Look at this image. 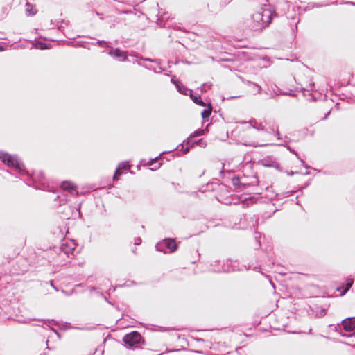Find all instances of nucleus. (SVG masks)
<instances>
[{
  "label": "nucleus",
  "instance_id": "obj_35",
  "mask_svg": "<svg viewBox=\"0 0 355 355\" xmlns=\"http://www.w3.org/2000/svg\"><path fill=\"white\" fill-rule=\"evenodd\" d=\"M347 3H350V4H352V5H355V3H354L352 2H347Z\"/></svg>",
  "mask_w": 355,
  "mask_h": 355
},
{
  "label": "nucleus",
  "instance_id": "obj_11",
  "mask_svg": "<svg viewBox=\"0 0 355 355\" xmlns=\"http://www.w3.org/2000/svg\"><path fill=\"white\" fill-rule=\"evenodd\" d=\"M249 125L257 130H263L266 122L264 123H258L255 119H252L249 122Z\"/></svg>",
  "mask_w": 355,
  "mask_h": 355
},
{
  "label": "nucleus",
  "instance_id": "obj_21",
  "mask_svg": "<svg viewBox=\"0 0 355 355\" xmlns=\"http://www.w3.org/2000/svg\"><path fill=\"white\" fill-rule=\"evenodd\" d=\"M190 97L195 103H198V101L200 98V96H193L192 94H190Z\"/></svg>",
  "mask_w": 355,
  "mask_h": 355
},
{
  "label": "nucleus",
  "instance_id": "obj_20",
  "mask_svg": "<svg viewBox=\"0 0 355 355\" xmlns=\"http://www.w3.org/2000/svg\"><path fill=\"white\" fill-rule=\"evenodd\" d=\"M97 43L102 47H108V44L105 41H98Z\"/></svg>",
  "mask_w": 355,
  "mask_h": 355
},
{
  "label": "nucleus",
  "instance_id": "obj_15",
  "mask_svg": "<svg viewBox=\"0 0 355 355\" xmlns=\"http://www.w3.org/2000/svg\"><path fill=\"white\" fill-rule=\"evenodd\" d=\"M211 113V106L209 104L208 107L207 109H205L202 112L201 115L203 119H207L210 116Z\"/></svg>",
  "mask_w": 355,
  "mask_h": 355
},
{
  "label": "nucleus",
  "instance_id": "obj_30",
  "mask_svg": "<svg viewBox=\"0 0 355 355\" xmlns=\"http://www.w3.org/2000/svg\"><path fill=\"white\" fill-rule=\"evenodd\" d=\"M51 322H53V324H54L55 325H59L58 322H57L54 321L53 320H51Z\"/></svg>",
  "mask_w": 355,
  "mask_h": 355
},
{
  "label": "nucleus",
  "instance_id": "obj_34",
  "mask_svg": "<svg viewBox=\"0 0 355 355\" xmlns=\"http://www.w3.org/2000/svg\"><path fill=\"white\" fill-rule=\"evenodd\" d=\"M188 151H189V148H187L185 149V153H187Z\"/></svg>",
  "mask_w": 355,
  "mask_h": 355
},
{
  "label": "nucleus",
  "instance_id": "obj_5",
  "mask_svg": "<svg viewBox=\"0 0 355 355\" xmlns=\"http://www.w3.org/2000/svg\"><path fill=\"white\" fill-rule=\"evenodd\" d=\"M163 247H166L167 249L170 250L171 252H172L177 249V244L174 239H166L156 245L157 250L159 251L164 250L162 248Z\"/></svg>",
  "mask_w": 355,
  "mask_h": 355
},
{
  "label": "nucleus",
  "instance_id": "obj_22",
  "mask_svg": "<svg viewBox=\"0 0 355 355\" xmlns=\"http://www.w3.org/2000/svg\"><path fill=\"white\" fill-rule=\"evenodd\" d=\"M197 145H200L202 147H205L207 144L202 141V139H199L196 143Z\"/></svg>",
  "mask_w": 355,
  "mask_h": 355
},
{
  "label": "nucleus",
  "instance_id": "obj_32",
  "mask_svg": "<svg viewBox=\"0 0 355 355\" xmlns=\"http://www.w3.org/2000/svg\"><path fill=\"white\" fill-rule=\"evenodd\" d=\"M153 162H154V160H151L150 162H149L148 165H152Z\"/></svg>",
  "mask_w": 355,
  "mask_h": 355
},
{
  "label": "nucleus",
  "instance_id": "obj_14",
  "mask_svg": "<svg viewBox=\"0 0 355 355\" xmlns=\"http://www.w3.org/2000/svg\"><path fill=\"white\" fill-rule=\"evenodd\" d=\"M263 165L267 167H272L275 168H278L279 165L277 162L275 160H268L264 159L263 160Z\"/></svg>",
  "mask_w": 355,
  "mask_h": 355
},
{
  "label": "nucleus",
  "instance_id": "obj_28",
  "mask_svg": "<svg viewBox=\"0 0 355 355\" xmlns=\"http://www.w3.org/2000/svg\"><path fill=\"white\" fill-rule=\"evenodd\" d=\"M314 86V83H312L311 85H310V90H313V87ZM307 90H309V89H308Z\"/></svg>",
  "mask_w": 355,
  "mask_h": 355
},
{
  "label": "nucleus",
  "instance_id": "obj_10",
  "mask_svg": "<svg viewBox=\"0 0 355 355\" xmlns=\"http://www.w3.org/2000/svg\"><path fill=\"white\" fill-rule=\"evenodd\" d=\"M130 168V165L128 162H123L119 164L118 168H116L115 173L114 175L113 179L114 180H119V177L121 175V170H128Z\"/></svg>",
  "mask_w": 355,
  "mask_h": 355
},
{
  "label": "nucleus",
  "instance_id": "obj_3",
  "mask_svg": "<svg viewBox=\"0 0 355 355\" xmlns=\"http://www.w3.org/2000/svg\"><path fill=\"white\" fill-rule=\"evenodd\" d=\"M141 336L137 331H132L123 337V342L127 348L134 349L138 347L141 340Z\"/></svg>",
  "mask_w": 355,
  "mask_h": 355
},
{
  "label": "nucleus",
  "instance_id": "obj_17",
  "mask_svg": "<svg viewBox=\"0 0 355 355\" xmlns=\"http://www.w3.org/2000/svg\"><path fill=\"white\" fill-rule=\"evenodd\" d=\"M175 85L176 86V88L178 89V92L183 94H187V88L181 87L180 84L179 82H175Z\"/></svg>",
  "mask_w": 355,
  "mask_h": 355
},
{
  "label": "nucleus",
  "instance_id": "obj_37",
  "mask_svg": "<svg viewBox=\"0 0 355 355\" xmlns=\"http://www.w3.org/2000/svg\"><path fill=\"white\" fill-rule=\"evenodd\" d=\"M341 334H342L343 336H347V335H346V334H343V333H341Z\"/></svg>",
  "mask_w": 355,
  "mask_h": 355
},
{
  "label": "nucleus",
  "instance_id": "obj_31",
  "mask_svg": "<svg viewBox=\"0 0 355 355\" xmlns=\"http://www.w3.org/2000/svg\"><path fill=\"white\" fill-rule=\"evenodd\" d=\"M171 81L175 85V82H178L174 78H171Z\"/></svg>",
  "mask_w": 355,
  "mask_h": 355
},
{
  "label": "nucleus",
  "instance_id": "obj_36",
  "mask_svg": "<svg viewBox=\"0 0 355 355\" xmlns=\"http://www.w3.org/2000/svg\"><path fill=\"white\" fill-rule=\"evenodd\" d=\"M88 355H94V352H90Z\"/></svg>",
  "mask_w": 355,
  "mask_h": 355
},
{
  "label": "nucleus",
  "instance_id": "obj_13",
  "mask_svg": "<svg viewBox=\"0 0 355 355\" xmlns=\"http://www.w3.org/2000/svg\"><path fill=\"white\" fill-rule=\"evenodd\" d=\"M35 48L40 50H44L50 48V44L42 42H35L33 43Z\"/></svg>",
  "mask_w": 355,
  "mask_h": 355
},
{
  "label": "nucleus",
  "instance_id": "obj_38",
  "mask_svg": "<svg viewBox=\"0 0 355 355\" xmlns=\"http://www.w3.org/2000/svg\"><path fill=\"white\" fill-rule=\"evenodd\" d=\"M224 173V168H223V170L221 171V173Z\"/></svg>",
  "mask_w": 355,
  "mask_h": 355
},
{
  "label": "nucleus",
  "instance_id": "obj_19",
  "mask_svg": "<svg viewBox=\"0 0 355 355\" xmlns=\"http://www.w3.org/2000/svg\"><path fill=\"white\" fill-rule=\"evenodd\" d=\"M204 133H205V130H196L192 135H191V137H196V136L202 135H204Z\"/></svg>",
  "mask_w": 355,
  "mask_h": 355
},
{
  "label": "nucleus",
  "instance_id": "obj_12",
  "mask_svg": "<svg viewBox=\"0 0 355 355\" xmlns=\"http://www.w3.org/2000/svg\"><path fill=\"white\" fill-rule=\"evenodd\" d=\"M26 14L28 16L35 15L37 12V10L35 8L34 6L27 2L26 4Z\"/></svg>",
  "mask_w": 355,
  "mask_h": 355
},
{
  "label": "nucleus",
  "instance_id": "obj_16",
  "mask_svg": "<svg viewBox=\"0 0 355 355\" xmlns=\"http://www.w3.org/2000/svg\"><path fill=\"white\" fill-rule=\"evenodd\" d=\"M353 279H347L346 280V283H345V290L343 291V292L342 293V295H344L350 288L351 286H352L353 284Z\"/></svg>",
  "mask_w": 355,
  "mask_h": 355
},
{
  "label": "nucleus",
  "instance_id": "obj_6",
  "mask_svg": "<svg viewBox=\"0 0 355 355\" xmlns=\"http://www.w3.org/2000/svg\"><path fill=\"white\" fill-rule=\"evenodd\" d=\"M75 249V244L73 242H64L60 246V256L65 255L67 257H70L73 254Z\"/></svg>",
  "mask_w": 355,
  "mask_h": 355
},
{
  "label": "nucleus",
  "instance_id": "obj_33",
  "mask_svg": "<svg viewBox=\"0 0 355 355\" xmlns=\"http://www.w3.org/2000/svg\"><path fill=\"white\" fill-rule=\"evenodd\" d=\"M62 201H63V203H64L65 202L67 201V198L62 199Z\"/></svg>",
  "mask_w": 355,
  "mask_h": 355
},
{
  "label": "nucleus",
  "instance_id": "obj_24",
  "mask_svg": "<svg viewBox=\"0 0 355 355\" xmlns=\"http://www.w3.org/2000/svg\"><path fill=\"white\" fill-rule=\"evenodd\" d=\"M272 130L275 133V135H277V136H279V131H278V128H277V126H276V127H273V128H272Z\"/></svg>",
  "mask_w": 355,
  "mask_h": 355
},
{
  "label": "nucleus",
  "instance_id": "obj_1",
  "mask_svg": "<svg viewBox=\"0 0 355 355\" xmlns=\"http://www.w3.org/2000/svg\"><path fill=\"white\" fill-rule=\"evenodd\" d=\"M274 15V12L269 7H261L250 15L248 26L254 31H261L269 26Z\"/></svg>",
  "mask_w": 355,
  "mask_h": 355
},
{
  "label": "nucleus",
  "instance_id": "obj_26",
  "mask_svg": "<svg viewBox=\"0 0 355 355\" xmlns=\"http://www.w3.org/2000/svg\"><path fill=\"white\" fill-rule=\"evenodd\" d=\"M288 149L290 150V152L293 153V154H295L297 157H298L297 153L294 150H292L290 147H288Z\"/></svg>",
  "mask_w": 355,
  "mask_h": 355
},
{
  "label": "nucleus",
  "instance_id": "obj_18",
  "mask_svg": "<svg viewBox=\"0 0 355 355\" xmlns=\"http://www.w3.org/2000/svg\"><path fill=\"white\" fill-rule=\"evenodd\" d=\"M144 66L146 68L149 69L150 70H153L155 73H161L163 71V69H162V67L159 65H158L156 67H152V66H147V65H144Z\"/></svg>",
  "mask_w": 355,
  "mask_h": 355
},
{
  "label": "nucleus",
  "instance_id": "obj_25",
  "mask_svg": "<svg viewBox=\"0 0 355 355\" xmlns=\"http://www.w3.org/2000/svg\"><path fill=\"white\" fill-rule=\"evenodd\" d=\"M196 104H198L202 106L205 105V103L202 100H200V98L198 101V103H196Z\"/></svg>",
  "mask_w": 355,
  "mask_h": 355
},
{
  "label": "nucleus",
  "instance_id": "obj_9",
  "mask_svg": "<svg viewBox=\"0 0 355 355\" xmlns=\"http://www.w3.org/2000/svg\"><path fill=\"white\" fill-rule=\"evenodd\" d=\"M61 187L63 190L69 191L73 196H77L78 194L77 187L71 182H62Z\"/></svg>",
  "mask_w": 355,
  "mask_h": 355
},
{
  "label": "nucleus",
  "instance_id": "obj_23",
  "mask_svg": "<svg viewBox=\"0 0 355 355\" xmlns=\"http://www.w3.org/2000/svg\"><path fill=\"white\" fill-rule=\"evenodd\" d=\"M141 243V239L138 237L137 239H135V245H140Z\"/></svg>",
  "mask_w": 355,
  "mask_h": 355
},
{
  "label": "nucleus",
  "instance_id": "obj_27",
  "mask_svg": "<svg viewBox=\"0 0 355 355\" xmlns=\"http://www.w3.org/2000/svg\"><path fill=\"white\" fill-rule=\"evenodd\" d=\"M141 60H143V58H141ZM144 60L145 61H149V62H156V60H153L151 59H149V58H146V59H144Z\"/></svg>",
  "mask_w": 355,
  "mask_h": 355
},
{
  "label": "nucleus",
  "instance_id": "obj_4",
  "mask_svg": "<svg viewBox=\"0 0 355 355\" xmlns=\"http://www.w3.org/2000/svg\"><path fill=\"white\" fill-rule=\"evenodd\" d=\"M243 268H245V266H239V263L236 261H233L232 259H229L227 261L226 263L223 265L221 269H218L216 270V272H231L236 270H242Z\"/></svg>",
  "mask_w": 355,
  "mask_h": 355
},
{
  "label": "nucleus",
  "instance_id": "obj_29",
  "mask_svg": "<svg viewBox=\"0 0 355 355\" xmlns=\"http://www.w3.org/2000/svg\"><path fill=\"white\" fill-rule=\"evenodd\" d=\"M5 50V48L0 44V51H3Z\"/></svg>",
  "mask_w": 355,
  "mask_h": 355
},
{
  "label": "nucleus",
  "instance_id": "obj_2",
  "mask_svg": "<svg viewBox=\"0 0 355 355\" xmlns=\"http://www.w3.org/2000/svg\"><path fill=\"white\" fill-rule=\"evenodd\" d=\"M0 159L10 168L17 170L20 174H27L24 166L19 162L16 156L11 155L7 153L0 152Z\"/></svg>",
  "mask_w": 355,
  "mask_h": 355
},
{
  "label": "nucleus",
  "instance_id": "obj_8",
  "mask_svg": "<svg viewBox=\"0 0 355 355\" xmlns=\"http://www.w3.org/2000/svg\"><path fill=\"white\" fill-rule=\"evenodd\" d=\"M108 53L119 61H124L127 58L126 53L118 48H111Z\"/></svg>",
  "mask_w": 355,
  "mask_h": 355
},
{
  "label": "nucleus",
  "instance_id": "obj_7",
  "mask_svg": "<svg viewBox=\"0 0 355 355\" xmlns=\"http://www.w3.org/2000/svg\"><path fill=\"white\" fill-rule=\"evenodd\" d=\"M340 329H343L346 332H352L355 330V317L349 318L343 320L341 322Z\"/></svg>",
  "mask_w": 355,
  "mask_h": 355
}]
</instances>
